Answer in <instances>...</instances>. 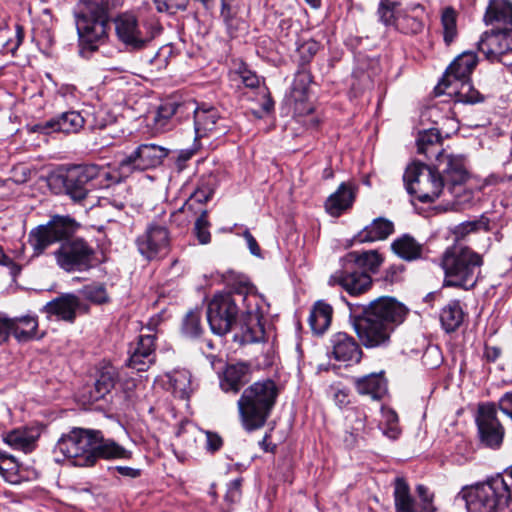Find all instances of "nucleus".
Masks as SVG:
<instances>
[{"mask_svg": "<svg viewBox=\"0 0 512 512\" xmlns=\"http://www.w3.org/2000/svg\"><path fill=\"white\" fill-rule=\"evenodd\" d=\"M268 308V303L252 285L242 283L233 294L219 293L212 298L207 308V321L214 334L225 335L236 324L241 312L243 340L259 342L264 339L262 320Z\"/></svg>", "mask_w": 512, "mask_h": 512, "instance_id": "f257e3e1", "label": "nucleus"}, {"mask_svg": "<svg viewBox=\"0 0 512 512\" xmlns=\"http://www.w3.org/2000/svg\"><path fill=\"white\" fill-rule=\"evenodd\" d=\"M406 314V307L396 299L380 297L361 308L350 307V322L365 348H386Z\"/></svg>", "mask_w": 512, "mask_h": 512, "instance_id": "f03ea898", "label": "nucleus"}, {"mask_svg": "<svg viewBox=\"0 0 512 512\" xmlns=\"http://www.w3.org/2000/svg\"><path fill=\"white\" fill-rule=\"evenodd\" d=\"M277 384L271 379L254 382L242 392L237 401L242 427L252 432L262 428L276 404Z\"/></svg>", "mask_w": 512, "mask_h": 512, "instance_id": "7ed1b4c3", "label": "nucleus"}, {"mask_svg": "<svg viewBox=\"0 0 512 512\" xmlns=\"http://www.w3.org/2000/svg\"><path fill=\"white\" fill-rule=\"evenodd\" d=\"M483 257L471 248L461 244L448 247L442 255L441 267L444 271V287L470 290L478 282Z\"/></svg>", "mask_w": 512, "mask_h": 512, "instance_id": "20e7f679", "label": "nucleus"}, {"mask_svg": "<svg viewBox=\"0 0 512 512\" xmlns=\"http://www.w3.org/2000/svg\"><path fill=\"white\" fill-rule=\"evenodd\" d=\"M56 180L63 185L71 200L80 203L86 199L89 191L117 183L120 177L107 168L84 164L69 167L64 173L57 175Z\"/></svg>", "mask_w": 512, "mask_h": 512, "instance_id": "39448f33", "label": "nucleus"}, {"mask_svg": "<svg viewBox=\"0 0 512 512\" xmlns=\"http://www.w3.org/2000/svg\"><path fill=\"white\" fill-rule=\"evenodd\" d=\"M461 496L468 512H500L512 503L510 485L501 475L465 488Z\"/></svg>", "mask_w": 512, "mask_h": 512, "instance_id": "423d86ee", "label": "nucleus"}, {"mask_svg": "<svg viewBox=\"0 0 512 512\" xmlns=\"http://www.w3.org/2000/svg\"><path fill=\"white\" fill-rule=\"evenodd\" d=\"M96 430L74 427L57 440L53 455L57 463H68L76 467L95 465L94 444Z\"/></svg>", "mask_w": 512, "mask_h": 512, "instance_id": "0eeeda50", "label": "nucleus"}, {"mask_svg": "<svg viewBox=\"0 0 512 512\" xmlns=\"http://www.w3.org/2000/svg\"><path fill=\"white\" fill-rule=\"evenodd\" d=\"M407 192L422 203H431L448 193L443 178L434 167L420 162L409 165L403 175Z\"/></svg>", "mask_w": 512, "mask_h": 512, "instance_id": "6e6552de", "label": "nucleus"}, {"mask_svg": "<svg viewBox=\"0 0 512 512\" xmlns=\"http://www.w3.org/2000/svg\"><path fill=\"white\" fill-rule=\"evenodd\" d=\"M79 226L69 215L51 216L46 224L38 225L29 232L28 243L33 249V256H40L52 244L69 241Z\"/></svg>", "mask_w": 512, "mask_h": 512, "instance_id": "1a4fd4ad", "label": "nucleus"}, {"mask_svg": "<svg viewBox=\"0 0 512 512\" xmlns=\"http://www.w3.org/2000/svg\"><path fill=\"white\" fill-rule=\"evenodd\" d=\"M435 165L444 180L447 192L454 198L453 204L461 205L469 201L471 191L465 187L469 173L463 156L439 152Z\"/></svg>", "mask_w": 512, "mask_h": 512, "instance_id": "9d476101", "label": "nucleus"}, {"mask_svg": "<svg viewBox=\"0 0 512 512\" xmlns=\"http://www.w3.org/2000/svg\"><path fill=\"white\" fill-rule=\"evenodd\" d=\"M121 3L122 0H80L74 10L77 32H106L110 28L108 11Z\"/></svg>", "mask_w": 512, "mask_h": 512, "instance_id": "9b49d317", "label": "nucleus"}, {"mask_svg": "<svg viewBox=\"0 0 512 512\" xmlns=\"http://www.w3.org/2000/svg\"><path fill=\"white\" fill-rule=\"evenodd\" d=\"M57 265L66 272H83L93 266L95 251L82 238L63 242L53 252Z\"/></svg>", "mask_w": 512, "mask_h": 512, "instance_id": "f8f14e48", "label": "nucleus"}, {"mask_svg": "<svg viewBox=\"0 0 512 512\" xmlns=\"http://www.w3.org/2000/svg\"><path fill=\"white\" fill-rule=\"evenodd\" d=\"M168 155V150L156 144H141L131 154L118 162L116 176L125 178L134 171H143L160 165Z\"/></svg>", "mask_w": 512, "mask_h": 512, "instance_id": "ddd939ff", "label": "nucleus"}, {"mask_svg": "<svg viewBox=\"0 0 512 512\" xmlns=\"http://www.w3.org/2000/svg\"><path fill=\"white\" fill-rule=\"evenodd\" d=\"M194 106L188 107L194 115V130L196 138L208 136H220L228 131V121L221 116L219 110L213 106L193 102Z\"/></svg>", "mask_w": 512, "mask_h": 512, "instance_id": "4468645a", "label": "nucleus"}, {"mask_svg": "<svg viewBox=\"0 0 512 512\" xmlns=\"http://www.w3.org/2000/svg\"><path fill=\"white\" fill-rule=\"evenodd\" d=\"M481 442L490 448H498L504 437V428L497 418L496 405L481 404L476 417Z\"/></svg>", "mask_w": 512, "mask_h": 512, "instance_id": "2eb2a0df", "label": "nucleus"}, {"mask_svg": "<svg viewBox=\"0 0 512 512\" xmlns=\"http://www.w3.org/2000/svg\"><path fill=\"white\" fill-rule=\"evenodd\" d=\"M138 251L148 260L166 255L170 247L167 228L159 224H150L145 232L136 239Z\"/></svg>", "mask_w": 512, "mask_h": 512, "instance_id": "dca6fc26", "label": "nucleus"}, {"mask_svg": "<svg viewBox=\"0 0 512 512\" xmlns=\"http://www.w3.org/2000/svg\"><path fill=\"white\" fill-rule=\"evenodd\" d=\"M229 75L232 81H240L245 87L251 89L257 88L262 112L269 113L272 111L274 102L271 99L270 92L267 87L260 86L259 77L242 60L233 61Z\"/></svg>", "mask_w": 512, "mask_h": 512, "instance_id": "f3484780", "label": "nucleus"}, {"mask_svg": "<svg viewBox=\"0 0 512 512\" xmlns=\"http://www.w3.org/2000/svg\"><path fill=\"white\" fill-rule=\"evenodd\" d=\"M155 334H141L131 343L128 366L137 371H146L155 362Z\"/></svg>", "mask_w": 512, "mask_h": 512, "instance_id": "a211bd4d", "label": "nucleus"}, {"mask_svg": "<svg viewBox=\"0 0 512 512\" xmlns=\"http://www.w3.org/2000/svg\"><path fill=\"white\" fill-rule=\"evenodd\" d=\"M476 65V54L473 52H463L446 69L445 75L436 87V90H440L442 87L450 88L461 81H469Z\"/></svg>", "mask_w": 512, "mask_h": 512, "instance_id": "6ab92c4d", "label": "nucleus"}, {"mask_svg": "<svg viewBox=\"0 0 512 512\" xmlns=\"http://www.w3.org/2000/svg\"><path fill=\"white\" fill-rule=\"evenodd\" d=\"M483 21L492 28L491 32H512V2L489 0Z\"/></svg>", "mask_w": 512, "mask_h": 512, "instance_id": "aec40b11", "label": "nucleus"}, {"mask_svg": "<svg viewBox=\"0 0 512 512\" xmlns=\"http://www.w3.org/2000/svg\"><path fill=\"white\" fill-rule=\"evenodd\" d=\"M310 82L311 75L309 72L301 70L296 73L291 91L287 96V102L297 116H303L313 111V106L308 100Z\"/></svg>", "mask_w": 512, "mask_h": 512, "instance_id": "412c9836", "label": "nucleus"}, {"mask_svg": "<svg viewBox=\"0 0 512 512\" xmlns=\"http://www.w3.org/2000/svg\"><path fill=\"white\" fill-rule=\"evenodd\" d=\"M44 310L49 316H56L60 320L73 323L76 313L78 311L86 313L88 306L75 294L67 293L48 302Z\"/></svg>", "mask_w": 512, "mask_h": 512, "instance_id": "4be33fe9", "label": "nucleus"}, {"mask_svg": "<svg viewBox=\"0 0 512 512\" xmlns=\"http://www.w3.org/2000/svg\"><path fill=\"white\" fill-rule=\"evenodd\" d=\"M331 353L335 360L349 364L359 363L363 352L358 342L345 332H337L330 338Z\"/></svg>", "mask_w": 512, "mask_h": 512, "instance_id": "5701e85b", "label": "nucleus"}, {"mask_svg": "<svg viewBox=\"0 0 512 512\" xmlns=\"http://www.w3.org/2000/svg\"><path fill=\"white\" fill-rule=\"evenodd\" d=\"M84 122V118L79 112L68 111L44 123L36 124L33 131L43 134L52 132L77 133L84 126Z\"/></svg>", "mask_w": 512, "mask_h": 512, "instance_id": "b1692460", "label": "nucleus"}, {"mask_svg": "<svg viewBox=\"0 0 512 512\" xmlns=\"http://www.w3.org/2000/svg\"><path fill=\"white\" fill-rule=\"evenodd\" d=\"M250 365L244 362L228 365L220 378V387L226 393L237 394L249 382Z\"/></svg>", "mask_w": 512, "mask_h": 512, "instance_id": "393cba45", "label": "nucleus"}, {"mask_svg": "<svg viewBox=\"0 0 512 512\" xmlns=\"http://www.w3.org/2000/svg\"><path fill=\"white\" fill-rule=\"evenodd\" d=\"M478 49L487 59L499 60L512 50V34H484L478 41Z\"/></svg>", "mask_w": 512, "mask_h": 512, "instance_id": "a878e982", "label": "nucleus"}, {"mask_svg": "<svg viewBox=\"0 0 512 512\" xmlns=\"http://www.w3.org/2000/svg\"><path fill=\"white\" fill-rule=\"evenodd\" d=\"M329 283L342 286L350 295H360L370 288L372 279L366 272H336L330 277Z\"/></svg>", "mask_w": 512, "mask_h": 512, "instance_id": "bb28decb", "label": "nucleus"}, {"mask_svg": "<svg viewBox=\"0 0 512 512\" xmlns=\"http://www.w3.org/2000/svg\"><path fill=\"white\" fill-rule=\"evenodd\" d=\"M354 200V186L342 183L326 200L325 209L329 215L339 217L344 211L352 207Z\"/></svg>", "mask_w": 512, "mask_h": 512, "instance_id": "cd10ccee", "label": "nucleus"}, {"mask_svg": "<svg viewBox=\"0 0 512 512\" xmlns=\"http://www.w3.org/2000/svg\"><path fill=\"white\" fill-rule=\"evenodd\" d=\"M394 230V223L391 220L378 217L357 233L355 241L359 243L383 241L392 235Z\"/></svg>", "mask_w": 512, "mask_h": 512, "instance_id": "c85d7f7f", "label": "nucleus"}, {"mask_svg": "<svg viewBox=\"0 0 512 512\" xmlns=\"http://www.w3.org/2000/svg\"><path fill=\"white\" fill-rule=\"evenodd\" d=\"M97 436L95 437L94 454L95 463L100 459H130L132 456L131 451L119 445L112 439H105L102 432L96 430Z\"/></svg>", "mask_w": 512, "mask_h": 512, "instance_id": "c756f323", "label": "nucleus"}, {"mask_svg": "<svg viewBox=\"0 0 512 512\" xmlns=\"http://www.w3.org/2000/svg\"><path fill=\"white\" fill-rule=\"evenodd\" d=\"M194 106L193 102L176 103L174 101H167L161 104L153 118L154 128L158 132H164L172 127V117L177 113L188 111V107Z\"/></svg>", "mask_w": 512, "mask_h": 512, "instance_id": "7c9ffc66", "label": "nucleus"}, {"mask_svg": "<svg viewBox=\"0 0 512 512\" xmlns=\"http://www.w3.org/2000/svg\"><path fill=\"white\" fill-rule=\"evenodd\" d=\"M37 431L29 428L14 429L3 435V441L14 450L31 452L36 445Z\"/></svg>", "mask_w": 512, "mask_h": 512, "instance_id": "2f4dec72", "label": "nucleus"}, {"mask_svg": "<svg viewBox=\"0 0 512 512\" xmlns=\"http://www.w3.org/2000/svg\"><path fill=\"white\" fill-rule=\"evenodd\" d=\"M356 391L361 395L379 400L387 392V383L382 374H370L354 380Z\"/></svg>", "mask_w": 512, "mask_h": 512, "instance_id": "473e14b6", "label": "nucleus"}, {"mask_svg": "<svg viewBox=\"0 0 512 512\" xmlns=\"http://www.w3.org/2000/svg\"><path fill=\"white\" fill-rule=\"evenodd\" d=\"M392 251L405 261L420 259L423 254V244L410 234H403L391 243Z\"/></svg>", "mask_w": 512, "mask_h": 512, "instance_id": "72a5a7b5", "label": "nucleus"}, {"mask_svg": "<svg viewBox=\"0 0 512 512\" xmlns=\"http://www.w3.org/2000/svg\"><path fill=\"white\" fill-rule=\"evenodd\" d=\"M333 308L323 300L317 301L308 318L309 325L314 334H323L330 326L332 321Z\"/></svg>", "mask_w": 512, "mask_h": 512, "instance_id": "f704fd0d", "label": "nucleus"}, {"mask_svg": "<svg viewBox=\"0 0 512 512\" xmlns=\"http://www.w3.org/2000/svg\"><path fill=\"white\" fill-rule=\"evenodd\" d=\"M9 324V335L20 341L25 342L32 339L36 333L38 322L34 317L23 316L20 318H7Z\"/></svg>", "mask_w": 512, "mask_h": 512, "instance_id": "c9c22d12", "label": "nucleus"}, {"mask_svg": "<svg viewBox=\"0 0 512 512\" xmlns=\"http://www.w3.org/2000/svg\"><path fill=\"white\" fill-rule=\"evenodd\" d=\"M393 497L395 512H417L416 502L403 478L395 479Z\"/></svg>", "mask_w": 512, "mask_h": 512, "instance_id": "e433bc0d", "label": "nucleus"}, {"mask_svg": "<svg viewBox=\"0 0 512 512\" xmlns=\"http://www.w3.org/2000/svg\"><path fill=\"white\" fill-rule=\"evenodd\" d=\"M438 91L449 95L454 94L456 102L464 104H476L484 100V96L471 85L470 80L461 81L450 88L442 87Z\"/></svg>", "mask_w": 512, "mask_h": 512, "instance_id": "4c0bfd02", "label": "nucleus"}, {"mask_svg": "<svg viewBox=\"0 0 512 512\" xmlns=\"http://www.w3.org/2000/svg\"><path fill=\"white\" fill-rule=\"evenodd\" d=\"M0 475L10 484H20L27 480L24 470L13 456L0 452Z\"/></svg>", "mask_w": 512, "mask_h": 512, "instance_id": "58836bf2", "label": "nucleus"}, {"mask_svg": "<svg viewBox=\"0 0 512 512\" xmlns=\"http://www.w3.org/2000/svg\"><path fill=\"white\" fill-rule=\"evenodd\" d=\"M170 386L176 397L185 399L193 391L191 373L186 369H177L167 375Z\"/></svg>", "mask_w": 512, "mask_h": 512, "instance_id": "ea45409f", "label": "nucleus"}, {"mask_svg": "<svg viewBox=\"0 0 512 512\" xmlns=\"http://www.w3.org/2000/svg\"><path fill=\"white\" fill-rule=\"evenodd\" d=\"M416 142L418 153L424 154L427 157L430 155H435L437 157L439 152H445L444 150H439L441 135L435 128L419 132Z\"/></svg>", "mask_w": 512, "mask_h": 512, "instance_id": "a19ab883", "label": "nucleus"}, {"mask_svg": "<svg viewBox=\"0 0 512 512\" xmlns=\"http://www.w3.org/2000/svg\"><path fill=\"white\" fill-rule=\"evenodd\" d=\"M463 317L459 301L453 300L442 309L440 321L446 332H454L461 325Z\"/></svg>", "mask_w": 512, "mask_h": 512, "instance_id": "79ce46f5", "label": "nucleus"}, {"mask_svg": "<svg viewBox=\"0 0 512 512\" xmlns=\"http://www.w3.org/2000/svg\"><path fill=\"white\" fill-rule=\"evenodd\" d=\"M118 380L117 369L112 365L102 368L95 382L96 399L103 398L115 386Z\"/></svg>", "mask_w": 512, "mask_h": 512, "instance_id": "37998d69", "label": "nucleus"}, {"mask_svg": "<svg viewBox=\"0 0 512 512\" xmlns=\"http://www.w3.org/2000/svg\"><path fill=\"white\" fill-rule=\"evenodd\" d=\"M349 256L359 268L372 273H376L383 262V257L376 250L352 252Z\"/></svg>", "mask_w": 512, "mask_h": 512, "instance_id": "c03bdc74", "label": "nucleus"}, {"mask_svg": "<svg viewBox=\"0 0 512 512\" xmlns=\"http://www.w3.org/2000/svg\"><path fill=\"white\" fill-rule=\"evenodd\" d=\"M108 34H78L79 54L88 58L98 47L105 43Z\"/></svg>", "mask_w": 512, "mask_h": 512, "instance_id": "a18cd8bd", "label": "nucleus"}, {"mask_svg": "<svg viewBox=\"0 0 512 512\" xmlns=\"http://www.w3.org/2000/svg\"><path fill=\"white\" fill-rule=\"evenodd\" d=\"M115 32H138L139 20L134 11H125L111 19Z\"/></svg>", "mask_w": 512, "mask_h": 512, "instance_id": "49530a36", "label": "nucleus"}, {"mask_svg": "<svg viewBox=\"0 0 512 512\" xmlns=\"http://www.w3.org/2000/svg\"><path fill=\"white\" fill-rule=\"evenodd\" d=\"M202 331L201 311L199 309L190 310L183 319V334L190 338H196L201 335Z\"/></svg>", "mask_w": 512, "mask_h": 512, "instance_id": "de8ad7c7", "label": "nucleus"}, {"mask_svg": "<svg viewBox=\"0 0 512 512\" xmlns=\"http://www.w3.org/2000/svg\"><path fill=\"white\" fill-rule=\"evenodd\" d=\"M319 50V44L312 38H299L296 42V52L303 63L309 62Z\"/></svg>", "mask_w": 512, "mask_h": 512, "instance_id": "09e8293b", "label": "nucleus"}, {"mask_svg": "<svg viewBox=\"0 0 512 512\" xmlns=\"http://www.w3.org/2000/svg\"><path fill=\"white\" fill-rule=\"evenodd\" d=\"M83 297L94 304H103L108 301V293L103 284H91L80 291Z\"/></svg>", "mask_w": 512, "mask_h": 512, "instance_id": "8fccbe9b", "label": "nucleus"}, {"mask_svg": "<svg viewBox=\"0 0 512 512\" xmlns=\"http://www.w3.org/2000/svg\"><path fill=\"white\" fill-rule=\"evenodd\" d=\"M399 5L397 0H381L378 7L380 21L386 26L392 25Z\"/></svg>", "mask_w": 512, "mask_h": 512, "instance_id": "3c124183", "label": "nucleus"}, {"mask_svg": "<svg viewBox=\"0 0 512 512\" xmlns=\"http://www.w3.org/2000/svg\"><path fill=\"white\" fill-rule=\"evenodd\" d=\"M367 415L361 408H351L347 411L346 420L351 427V430L356 432V435H361L366 430Z\"/></svg>", "mask_w": 512, "mask_h": 512, "instance_id": "603ef678", "label": "nucleus"}, {"mask_svg": "<svg viewBox=\"0 0 512 512\" xmlns=\"http://www.w3.org/2000/svg\"><path fill=\"white\" fill-rule=\"evenodd\" d=\"M210 223L208 221V213L203 210L200 216L196 219L194 225V233L199 243L206 245L211 241V234L209 232Z\"/></svg>", "mask_w": 512, "mask_h": 512, "instance_id": "864d4df0", "label": "nucleus"}, {"mask_svg": "<svg viewBox=\"0 0 512 512\" xmlns=\"http://www.w3.org/2000/svg\"><path fill=\"white\" fill-rule=\"evenodd\" d=\"M119 41H121L127 50H139L142 49L148 42L151 41L152 37L142 38L140 34H116Z\"/></svg>", "mask_w": 512, "mask_h": 512, "instance_id": "5fc2aeb1", "label": "nucleus"}, {"mask_svg": "<svg viewBox=\"0 0 512 512\" xmlns=\"http://www.w3.org/2000/svg\"><path fill=\"white\" fill-rule=\"evenodd\" d=\"M458 12L451 6L444 7L441 11V24L444 32H456Z\"/></svg>", "mask_w": 512, "mask_h": 512, "instance_id": "6e6d98bb", "label": "nucleus"}, {"mask_svg": "<svg viewBox=\"0 0 512 512\" xmlns=\"http://www.w3.org/2000/svg\"><path fill=\"white\" fill-rule=\"evenodd\" d=\"M386 426L383 427V434L390 439H397L400 434L398 427V416L394 411H387L385 413Z\"/></svg>", "mask_w": 512, "mask_h": 512, "instance_id": "4d7b16f0", "label": "nucleus"}, {"mask_svg": "<svg viewBox=\"0 0 512 512\" xmlns=\"http://www.w3.org/2000/svg\"><path fill=\"white\" fill-rule=\"evenodd\" d=\"M416 492L421 501V511L422 512H435L436 508L433 505L434 495L430 493L429 489L420 484L416 487Z\"/></svg>", "mask_w": 512, "mask_h": 512, "instance_id": "13d9d810", "label": "nucleus"}, {"mask_svg": "<svg viewBox=\"0 0 512 512\" xmlns=\"http://www.w3.org/2000/svg\"><path fill=\"white\" fill-rule=\"evenodd\" d=\"M221 16L229 32L246 29V22L237 16V9L228 11V13H221Z\"/></svg>", "mask_w": 512, "mask_h": 512, "instance_id": "bf43d9fd", "label": "nucleus"}, {"mask_svg": "<svg viewBox=\"0 0 512 512\" xmlns=\"http://www.w3.org/2000/svg\"><path fill=\"white\" fill-rule=\"evenodd\" d=\"M188 0H154L159 12L175 13L179 9H185Z\"/></svg>", "mask_w": 512, "mask_h": 512, "instance_id": "052dcab7", "label": "nucleus"}, {"mask_svg": "<svg viewBox=\"0 0 512 512\" xmlns=\"http://www.w3.org/2000/svg\"><path fill=\"white\" fill-rule=\"evenodd\" d=\"M241 484L242 479L237 478L229 482L227 486V491L225 494V501L229 504H234L240 501L241 499Z\"/></svg>", "mask_w": 512, "mask_h": 512, "instance_id": "680f3d73", "label": "nucleus"}, {"mask_svg": "<svg viewBox=\"0 0 512 512\" xmlns=\"http://www.w3.org/2000/svg\"><path fill=\"white\" fill-rule=\"evenodd\" d=\"M479 223L476 221L461 223L456 226L453 233L457 241L464 239L469 233L478 229Z\"/></svg>", "mask_w": 512, "mask_h": 512, "instance_id": "e2e57ef3", "label": "nucleus"}, {"mask_svg": "<svg viewBox=\"0 0 512 512\" xmlns=\"http://www.w3.org/2000/svg\"><path fill=\"white\" fill-rule=\"evenodd\" d=\"M205 436H206L205 448L207 451L214 453V452L218 451L223 446V439L219 434H217L215 432H211V431H206Z\"/></svg>", "mask_w": 512, "mask_h": 512, "instance_id": "0e129e2a", "label": "nucleus"}, {"mask_svg": "<svg viewBox=\"0 0 512 512\" xmlns=\"http://www.w3.org/2000/svg\"><path fill=\"white\" fill-rule=\"evenodd\" d=\"M0 265L6 266L13 278H15L21 272V266L15 263L9 256H7L0 249Z\"/></svg>", "mask_w": 512, "mask_h": 512, "instance_id": "69168bd1", "label": "nucleus"}, {"mask_svg": "<svg viewBox=\"0 0 512 512\" xmlns=\"http://www.w3.org/2000/svg\"><path fill=\"white\" fill-rule=\"evenodd\" d=\"M500 411L512 420V392L505 393L499 400Z\"/></svg>", "mask_w": 512, "mask_h": 512, "instance_id": "338daca9", "label": "nucleus"}, {"mask_svg": "<svg viewBox=\"0 0 512 512\" xmlns=\"http://www.w3.org/2000/svg\"><path fill=\"white\" fill-rule=\"evenodd\" d=\"M120 475L130 479H135L141 476V470L138 468H132L128 466H116L114 468Z\"/></svg>", "mask_w": 512, "mask_h": 512, "instance_id": "774afa93", "label": "nucleus"}]
</instances>
